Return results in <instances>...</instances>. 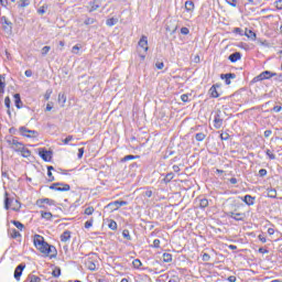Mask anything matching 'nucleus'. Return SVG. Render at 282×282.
<instances>
[{
	"instance_id": "nucleus-47",
	"label": "nucleus",
	"mask_w": 282,
	"mask_h": 282,
	"mask_svg": "<svg viewBox=\"0 0 282 282\" xmlns=\"http://www.w3.org/2000/svg\"><path fill=\"white\" fill-rule=\"evenodd\" d=\"M265 155L269 156L270 160H275V154L272 151H270V150L265 151Z\"/></svg>"
},
{
	"instance_id": "nucleus-42",
	"label": "nucleus",
	"mask_w": 282,
	"mask_h": 282,
	"mask_svg": "<svg viewBox=\"0 0 282 282\" xmlns=\"http://www.w3.org/2000/svg\"><path fill=\"white\" fill-rule=\"evenodd\" d=\"M94 226V219L90 218L89 220H87L86 223H84V228L89 229Z\"/></svg>"
},
{
	"instance_id": "nucleus-31",
	"label": "nucleus",
	"mask_w": 282,
	"mask_h": 282,
	"mask_svg": "<svg viewBox=\"0 0 282 282\" xmlns=\"http://www.w3.org/2000/svg\"><path fill=\"white\" fill-rule=\"evenodd\" d=\"M40 216L46 220H51L53 218V214L51 212H40Z\"/></svg>"
},
{
	"instance_id": "nucleus-3",
	"label": "nucleus",
	"mask_w": 282,
	"mask_h": 282,
	"mask_svg": "<svg viewBox=\"0 0 282 282\" xmlns=\"http://www.w3.org/2000/svg\"><path fill=\"white\" fill-rule=\"evenodd\" d=\"M4 195H7V198H4V209H11L13 212L21 210L22 204H21L20 200H18V199H11L10 200L9 197H8V193L4 194Z\"/></svg>"
},
{
	"instance_id": "nucleus-26",
	"label": "nucleus",
	"mask_w": 282,
	"mask_h": 282,
	"mask_svg": "<svg viewBox=\"0 0 282 282\" xmlns=\"http://www.w3.org/2000/svg\"><path fill=\"white\" fill-rule=\"evenodd\" d=\"M26 282H42V279L35 274H29Z\"/></svg>"
},
{
	"instance_id": "nucleus-43",
	"label": "nucleus",
	"mask_w": 282,
	"mask_h": 282,
	"mask_svg": "<svg viewBox=\"0 0 282 282\" xmlns=\"http://www.w3.org/2000/svg\"><path fill=\"white\" fill-rule=\"evenodd\" d=\"M31 1L30 0H20L19 7L20 8H26L30 6Z\"/></svg>"
},
{
	"instance_id": "nucleus-1",
	"label": "nucleus",
	"mask_w": 282,
	"mask_h": 282,
	"mask_svg": "<svg viewBox=\"0 0 282 282\" xmlns=\"http://www.w3.org/2000/svg\"><path fill=\"white\" fill-rule=\"evenodd\" d=\"M33 245L40 253L44 254L48 259H54L57 257L56 247L46 242L43 236L35 235L33 237Z\"/></svg>"
},
{
	"instance_id": "nucleus-60",
	"label": "nucleus",
	"mask_w": 282,
	"mask_h": 282,
	"mask_svg": "<svg viewBox=\"0 0 282 282\" xmlns=\"http://www.w3.org/2000/svg\"><path fill=\"white\" fill-rule=\"evenodd\" d=\"M46 9H47V7H40L39 10H37V13L39 14H44Z\"/></svg>"
},
{
	"instance_id": "nucleus-51",
	"label": "nucleus",
	"mask_w": 282,
	"mask_h": 282,
	"mask_svg": "<svg viewBox=\"0 0 282 282\" xmlns=\"http://www.w3.org/2000/svg\"><path fill=\"white\" fill-rule=\"evenodd\" d=\"M122 236H123L124 239H128V240L131 239V236H130V234H129V230H123V231H122Z\"/></svg>"
},
{
	"instance_id": "nucleus-35",
	"label": "nucleus",
	"mask_w": 282,
	"mask_h": 282,
	"mask_svg": "<svg viewBox=\"0 0 282 282\" xmlns=\"http://www.w3.org/2000/svg\"><path fill=\"white\" fill-rule=\"evenodd\" d=\"M208 206H209V202H208L207 198L200 199V202H199V207H200V209H205V208H207Z\"/></svg>"
},
{
	"instance_id": "nucleus-29",
	"label": "nucleus",
	"mask_w": 282,
	"mask_h": 282,
	"mask_svg": "<svg viewBox=\"0 0 282 282\" xmlns=\"http://www.w3.org/2000/svg\"><path fill=\"white\" fill-rule=\"evenodd\" d=\"M11 224L15 226L20 232H22L25 229V226L19 220H11Z\"/></svg>"
},
{
	"instance_id": "nucleus-50",
	"label": "nucleus",
	"mask_w": 282,
	"mask_h": 282,
	"mask_svg": "<svg viewBox=\"0 0 282 282\" xmlns=\"http://www.w3.org/2000/svg\"><path fill=\"white\" fill-rule=\"evenodd\" d=\"M12 104V101L10 100V97H4V107H7L8 109H10V105Z\"/></svg>"
},
{
	"instance_id": "nucleus-2",
	"label": "nucleus",
	"mask_w": 282,
	"mask_h": 282,
	"mask_svg": "<svg viewBox=\"0 0 282 282\" xmlns=\"http://www.w3.org/2000/svg\"><path fill=\"white\" fill-rule=\"evenodd\" d=\"M184 13H183V19L185 21H189L193 15L195 14V10H196V6L195 2L187 0L185 1V6H184Z\"/></svg>"
},
{
	"instance_id": "nucleus-40",
	"label": "nucleus",
	"mask_w": 282,
	"mask_h": 282,
	"mask_svg": "<svg viewBox=\"0 0 282 282\" xmlns=\"http://www.w3.org/2000/svg\"><path fill=\"white\" fill-rule=\"evenodd\" d=\"M206 139V134L205 133H196L195 134V140L196 141H199V142H202V141H204Z\"/></svg>"
},
{
	"instance_id": "nucleus-63",
	"label": "nucleus",
	"mask_w": 282,
	"mask_h": 282,
	"mask_svg": "<svg viewBox=\"0 0 282 282\" xmlns=\"http://www.w3.org/2000/svg\"><path fill=\"white\" fill-rule=\"evenodd\" d=\"M272 110H273L274 112H280V111L282 110V106H274V107L272 108Z\"/></svg>"
},
{
	"instance_id": "nucleus-8",
	"label": "nucleus",
	"mask_w": 282,
	"mask_h": 282,
	"mask_svg": "<svg viewBox=\"0 0 282 282\" xmlns=\"http://www.w3.org/2000/svg\"><path fill=\"white\" fill-rule=\"evenodd\" d=\"M20 134L22 137L29 138V139H34L39 135V132H36L35 130H30L25 127H21L19 128Z\"/></svg>"
},
{
	"instance_id": "nucleus-61",
	"label": "nucleus",
	"mask_w": 282,
	"mask_h": 282,
	"mask_svg": "<svg viewBox=\"0 0 282 282\" xmlns=\"http://www.w3.org/2000/svg\"><path fill=\"white\" fill-rule=\"evenodd\" d=\"M234 33H235V34H239V35H243L242 29H240V28L234 29Z\"/></svg>"
},
{
	"instance_id": "nucleus-15",
	"label": "nucleus",
	"mask_w": 282,
	"mask_h": 282,
	"mask_svg": "<svg viewBox=\"0 0 282 282\" xmlns=\"http://www.w3.org/2000/svg\"><path fill=\"white\" fill-rule=\"evenodd\" d=\"M2 28L7 32H12V22H9L6 17L1 18Z\"/></svg>"
},
{
	"instance_id": "nucleus-17",
	"label": "nucleus",
	"mask_w": 282,
	"mask_h": 282,
	"mask_svg": "<svg viewBox=\"0 0 282 282\" xmlns=\"http://www.w3.org/2000/svg\"><path fill=\"white\" fill-rule=\"evenodd\" d=\"M229 62L235 64L241 59V53L240 52H235L229 55L228 57Z\"/></svg>"
},
{
	"instance_id": "nucleus-9",
	"label": "nucleus",
	"mask_w": 282,
	"mask_h": 282,
	"mask_svg": "<svg viewBox=\"0 0 282 282\" xmlns=\"http://www.w3.org/2000/svg\"><path fill=\"white\" fill-rule=\"evenodd\" d=\"M39 156L46 163H50L53 159V151H47L44 148L39 149Z\"/></svg>"
},
{
	"instance_id": "nucleus-5",
	"label": "nucleus",
	"mask_w": 282,
	"mask_h": 282,
	"mask_svg": "<svg viewBox=\"0 0 282 282\" xmlns=\"http://www.w3.org/2000/svg\"><path fill=\"white\" fill-rule=\"evenodd\" d=\"M84 265L90 270L95 271L97 269V256L90 254L88 258L84 260Z\"/></svg>"
},
{
	"instance_id": "nucleus-33",
	"label": "nucleus",
	"mask_w": 282,
	"mask_h": 282,
	"mask_svg": "<svg viewBox=\"0 0 282 282\" xmlns=\"http://www.w3.org/2000/svg\"><path fill=\"white\" fill-rule=\"evenodd\" d=\"M95 213L94 206H88L86 209H84V216H93Z\"/></svg>"
},
{
	"instance_id": "nucleus-36",
	"label": "nucleus",
	"mask_w": 282,
	"mask_h": 282,
	"mask_svg": "<svg viewBox=\"0 0 282 282\" xmlns=\"http://www.w3.org/2000/svg\"><path fill=\"white\" fill-rule=\"evenodd\" d=\"M132 265L135 270H140L143 263L140 261V259H134Z\"/></svg>"
},
{
	"instance_id": "nucleus-13",
	"label": "nucleus",
	"mask_w": 282,
	"mask_h": 282,
	"mask_svg": "<svg viewBox=\"0 0 282 282\" xmlns=\"http://www.w3.org/2000/svg\"><path fill=\"white\" fill-rule=\"evenodd\" d=\"M12 144L15 145V147H19V149H22L21 150L22 156H24V158H30L31 156V154H32L31 151L28 150V149H24L22 143H19L15 140H12Z\"/></svg>"
},
{
	"instance_id": "nucleus-21",
	"label": "nucleus",
	"mask_w": 282,
	"mask_h": 282,
	"mask_svg": "<svg viewBox=\"0 0 282 282\" xmlns=\"http://www.w3.org/2000/svg\"><path fill=\"white\" fill-rule=\"evenodd\" d=\"M100 8V4L95 0V1H91L89 2V6H88V12H94V11H97L98 9Z\"/></svg>"
},
{
	"instance_id": "nucleus-48",
	"label": "nucleus",
	"mask_w": 282,
	"mask_h": 282,
	"mask_svg": "<svg viewBox=\"0 0 282 282\" xmlns=\"http://www.w3.org/2000/svg\"><path fill=\"white\" fill-rule=\"evenodd\" d=\"M152 248H156V249L161 248V240L159 239L153 240Z\"/></svg>"
},
{
	"instance_id": "nucleus-64",
	"label": "nucleus",
	"mask_w": 282,
	"mask_h": 282,
	"mask_svg": "<svg viewBox=\"0 0 282 282\" xmlns=\"http://www.w3.org/2000/svg\"><path fill=\"white\" fill-rule=\"evenodd\" d=\"M227 280H228V282H236L237 281L235 275H230Z\"/></svg>"
},
{
	"instance_id": "nucleus-25",
	"label": "nucleus",
	"mask_w": 282,
	"mask_h": 282,
	"mask_svg": "<svg viewBox=\"0 0 282 282\" xmlns=\"http://www.w3.org/2000/svg\"><path fill=\"white\" fill-rule=\"evenodd\" d=\"M245 35L247 36V39H251V40H256L257 39V33H254L250 29H246L245 30Z\"/></svg>"
},
{
	"instance_id": "nucleus-10",
	"label": "nucleus",
	"mask_w": 282,
	"mask_h": 282,
	"mask_svg": "<svg viewBox=\"0 0 282 282\" xmlns=\"http://www.w3.org/2000/svg\"><path fill=\"white\" fill-rule=\"evenodd\" d=\"M128 202L124 200H115L112 203H109L107 205V208L110 209V212H116L118 209H120L122 206H127Z\"/></svg>"
},
{
	"instance_id": "nucleus-28",
	"label": "nucleus",
	"mask_w": 282,
	"mask_h": 282,
	"mask_svg": "<svg viewBox=\"0 0 282 282\" xmlns=\"http://www.w3.org/2000/svg\"><path fill=\"white\" fill-rule=\"evenodd\" d=\"M278 196V192L274 188L267 189V197L275 199Z\"/></svg>"
},
{
	"instance_id": "nucleus-30",
	"label": "nucleus",
	"mask_w": 282,
	"mask_h": 282,
	"mask_svg": "<svg viewBox=\"0 0 282 282\" xmlns=\"http://www.w3.org/2000/svg\"><path fill=\"white\" fill-rule=\"evenodd\" d=\"M52 171H54V166H47V181L54 182L56 178L53 176Z\"/></svg>"
},
{
	"instance_id": "nucleus-24",
	"label": "nucleus",
	"mask_w": 282,
	"mask_h": 282,
	"mask_svg": "<svg viewBox=\"0 0 282 282\" xmlns=\"http://www.w3.org/2000/svg\"><path fill=\"white\" fill-rule=\"evenodd\" d=\"M13 98H15V107L18 109H22L23 104H22L21 95L15 94L13 95Z\"/></svg>"
},
{
	"instance_id": "nucleus-53",
	"label": "nucleus",
	"mask_w": 282,
	"mask_h": 282,
	"mask_svg": "<svg viewBox=\"0 0 282 282\" xmlns=\"http://www.w3.org/2000/svg\"><path fill=\"white\" fill-rule=\"evenodd\" d=\"M274 4H275V9L282 10V0L275 1Z\"/></svg>"
},
{
	"instance_id": "nucleus-45",
	"label": "nucleus",
	"mask_w": 282,
	"mask_h": 282,
	"mask_svg": "<svg viewBox=\"0 0 282 282\" xmlns=\"http://www.w3.org/2000/svg\"><path fill=\"white\" fill-rule=\"evenodd\" d=\"M95 22H96V20L94 18H88V19H86V21H84V24L93 25Z\"/></svg>"
},
{
	"instance_id": "nucleus-55",
	"label": "nucleus",
	"mask_w": 282,
	"mask_h": 282,
	"mask_svg": "<svg viewBox=\"0 0 282 282\" xmlns=\"http://www.w3.org/2000/svg\"><path fill=\"white\" fill-rule=\"evenodd\" d=\"M50 51H51V46H44V47L42 48V54H43V55H47Z\"/></svg>"
},
{
	"instance_id": "nucleus-6",
	"label": "nucleus",
	"mask_w": 282,
	"mask_h": 282,
	"mask_svg": "<svg viewBox=\"0 0 282 282\" xmlns=\"http://www.w3.org/2000/svg\"><path fill=\"white\" fill-rule=\"evenodd\" d=\"M48 188H51L52 191H55V192H61V193L70 191L69 184L59 183V182L53 183Z\"/></svg>"
},
{
	"instance_id": "nucleus-4",
	"label": "nucleus",
	"mask_w": 282,
	"mask_h": 282,
	"mask_svg": "<svg viewBox=\"0 0 282 282\" xmlns=\"http://www.w3.org/2000/svg\"><path fill=\"white\" fill-rule=\"evenodd\" d=\"M35 206L39 208V209H47V206H56V200L52 199V198H48V197H45V198H39L36 202H35Z\"/></svg>"
},
{
	"instance_id": "nucleus-41",
	"label": "nucleus",
	"mask_w": 282,
	"mask_h": 282,
	"mask_svg": "<svg viewBox=\"0 0 282 282\" xmlns=\"http://www.w3.org/2000/svg\"><path fill=\"white\" fill-rule=\"evenodd\" d=\"M214 127L216 129H220L223 127V120L221 119H214Z\"/></svg>"
},
{
	"instance_id": "nucleus-7",
	"label": "nucleus",
	"mask_w": 282,
	"mask_h": 282,
	"mask_svg": "<svg viewBox=\"0 0 282 282\" xmlns=\"http://www.w3.org/2000/svg\"><path fill=\"white\" fill-rule=\"evenodd\" d=\"M275 76H276L275 73H271L269 70H264L260 75H257L253 78V83H258V82H262V80H269V79H271L272 77H275Z\"/></svg>"
},
{
	"instance_id": "nucleus-18",
	"label": "nucleus",
	"mask_w": 282,
	"mask_h": 282,
	"mask_svg": "<svg viewBox=\"0 0 282 282\" xmlns=\"http://www.w3.org/2000/svg\"><path fill=\"white\" fill-rule=\"evenodd\" d=\"M139 47L143 48L144 53L148 52L149 46H148V37L147 36H142L139 41Z\"/></svg>"
},
{
	"instance_id": "nucleus-38",
	"label": "nucleus",
	"mask_w": 282,
	"mask_h": 282,
	"mask_svg": "<svg viewBox=\"0 0 282 282\" xmlns=\"http://www.w3.org/2000/svg\"><path fill=\"white\" fill-rule=\"evenodd\" d=\"M140 159L139 155H126L123 159H122V162H128V161H132V160H138Z\"/></svg>"
},
{
	"instance_id": "nucleus-54",
	"label": "nucleus",
	"mask_w": 282,
	"mask_h": 282,
	"mask_svg": "<svg viewBox=\"0 0 282 282\" xmlns=\"http://www.w3.org/2000/svg\"><path fill=\"white\" fill-rule=\"evenodd\" d=\"M226 2L230 6L236 8L237 7V0H226Z\"/></svg>"
},
{
	"instance_id": "nucleus-32",
	"label": "nucleus",
	"mask_w": 282,
	"mask_h": 282,
	"mask_svg": "<svg viewBox=\"0 0 282 282\" xmlns=\"http://www.w3.org/2000/svg\"><path fill=\"white\" fill-rule=\"evenodd\" d=\"M162 259L164 263H171L173 261V256L171 253H164L162 254Z\"/></svg>"
},
{
	"instance_id": "nucleus-20",
	"label": "nucleus",
	"mask_w": 282,
	"mask_h": 282,
	"mask_svg": "<svg viewBox=\"0 0 282 282\" xmlns=\"http://www.w3.org/2000/svg\"><path fill=\"white\" fill-rule=\"evenodd\" d=\"M8 232L11 239H18L22 237L21 232H19L15 228L9 229Z\"/></svg>"
},
{
	"instance_id": "nucleus-11",
	"label": "nucleus",
	"mask_w": 282,
	"mask_h": 282,
	"mask_svg": "<svg viewBox=\"0 0 282 282\" xmlns=\"http://www.w3.org/2000/svg\"><path fill=\"white\" fill-rule=\"evenodd\" d=\"M26 265L25 264H20L15 268V271L13 272V279H15L18 282L21 281L23 270H25Z\"/></svg>"
},
{
	"instance_id": "nucleus-37",
	"label": "nucleus",
	"mask_w": 282,
	"mask_h": 282,
	"mask_svg": "<svg viewBox=\"0 0 282 282\" xmlns=\"http://www.w3.org/2000/svg\"><path fill=\"white\" fill-rule=\"evenodd\" d=\"M118 23V19H115V18H109V19H107V21H106V25H108V26H113V25H116Z\"/></svg>"
},
{
	"instance_id": "nucleus-46",
	"label": "nucleus",
	"mask_w": 282,
	"mask_h": 282,
	"mask_svg": "<svg viewBox=\"0 0 282 282\" xmlns=\"http://www.w3.org/2000/svg\"><path fill=\"white\" fill-rule=\"evenodd\" d=\"M72 140H74V137L69 135L62 140V142L64 145H67Z\"/></svg>"
},
{
	"instance_id": "nucleus-22",
	"label": "nucleus",
	"mask_w": 282,
	"mask_h": 282,
	"mask_svg": "<svg viewBox=\"0 0 282 282\" xmlns=\"http://www.w3.org/2000/svg\"><path fill=\"white\" fill-rule=\"evenodd\" d=\"M242 202H245L248 206H253L254 197L252 195H246L245 197H242Z\"/></svg>"
},
{
	"instance_id": "nucleus-57",
	"label": "nucleus",
	"mask_w": 282,
	"mask_h": 282,
	"mask_svg": "<svg viewBox=\"0 0 282 282\" xmlns=\"http://www.w3.org/2000/svg\"><path fill=\"white\" fill-rule=\"evenodd\" d=\"M84 153H85V149L84 148L78 149V159H83Z\"/></svg>"
},
{
	"instance_id": "nucleus-27",
	"label": "nucleus",
	"mask_w": 282,
	"mask_h": 282,
	"mask_svg": "<svg viewBox=\"0 0 282 282\" xmlns=\"http://www.w3.org/2000/svg\"><path fill=\"white\" fill-rule=\"evenodd\" d=\"M69 239H70V231L65 230L61 236V241L65 243L69 241Z\"/></svg>"
},
{
	"instance_id": "nucleus-49",
	"label": "nucleus",
	"mask_w": 282,
	"mask_h": 282,
	"mask_svg": "<svg viewBox=\"0 0 282 282\" xmlns=\"http://www.w3.org/2000/svg\"><path fill=\"white\" fill-rule=\"evenodd\" d=\"M220 140H230V134H228L227 132H223L221 134H220Z\"/></svg>"
},
{
	"instance_id": "nucleus-44",
	"label": "nucleus",
	"mask_w": 282,
	"mask_h": 282,
	"mask_svg": "<svg viewBox=\"0 0 282 282\" xmlns=\"http://www.w3.org/2000/svg\"><path fill=\"white\" fill-rule=\"evenodd\" d=\"M173 178H174V174L173 173L166 174V176L164 177V182L165 183H170Z\"/></svg>"
},
{
	"instance_id": "nucleus-58",
	"label": "nucleus",
	"mask_w": 282,
	"mask_h": 282,
	"mask_svg": "<svg viewBox=\"0 0 282 282\" xmlns=\"http://www.w3.org/2000/svg\"><path fill=\"white\" fill-rule=\"evenodd\" d=\"M181 98H182V101H184V102H189V97H188L187 94L182 95Z\"/></svg>"
},
{
	"instance_id": "nucleus-52",
	"label": "nucleus",
	"mask_w": 282,
	"mask_h": 282,
	"mask_svg": "<svg viewBox=\"0 0 282 282\" xmlns=\"http://www.w3.org/2000/svg\"><path fill=\"white\" fill-rule=\"evenodd\" d=\"M202 260H203L204 262H208V261L210 260V256H209L208 253H203Z\"/></svg>"
},
{
	"instance_id": "nucleus-19",
	"label": "nucleus",
	"mask_w": 282,
	"mask_h": 282,
	"mask_svg": "<svg viewBox=\"0 0 282 282\" xmlns=\"http://www.w3.org/2000/svg\"><path fill=\"white\" fill-rule=\"evenodd\" d=\"M134 282H152V279L148 274H139Z\"/></svg>"
},
{
	"instance_id": "nucleus-62",
	"label": "nucleus",
	"mask_w": 282,
	"mask_h": 282,
	"mask_svg": "<svg viewBox=\"0 0 282 282\" xmlns=\"http://www.w3.org/2000/svg\"><path fill=\"white\" fill-rule=\"evenodd\" d=\"M258 239L262 242V243H267V237L265 236H258Z\"/></svg>"
},
{
	"instance_id": "nucleus-23",
	"label": "nucleus",
	"mask_w": 282,
	"mask_h": 282,
	"mask_svg": "<svg viewBox=\"0 0 282 282\" xmlns=\"http://www.w3.org/2000/svg\"><path fill=\"white\" fill-rule=\"evenodd\" d=\"M66 101H67L66 95L59 93V95H57V102H59L62 108L65 107Z\"/></svg>"
},
{
	"instance_id": "nucleus-39",
	"label": "nucleus",
	"mask_w": 282,
	"mask_h": 282,
	"mask_svg": "<svg viewBox=\"0 0 282 282\" xmlns=\"http://www.w3.org/2000/svg\"><path fill=\"white\" fill-rule=\"evenodd\" d=\"M108 228L115 231L118 229V224L115 220H109Z\"/></svg>"
},
{
	"instance_id": "nucleus-59",
	"label": "nucleus",
	"mask_w": 282,
	"mask_h": 282,
	"mask_svg": "<svg viewBox=\"0 0 282 282\" xmlns=\"http://www.w3.org/2000/svg\"><path fill=\"white\" fill-rule=\"evenodd\" d=\"M181 32H182V34H184V35H188V34H189V29H188V28H182V29H181Z\"/></svg>"
},
{
	"instance_id": "nucleus-34",
	"label": "nucleus",
	"mask_w": 282,
	"mask_h": 282,
	"mask_svg": "<svg viewBox=\"0 0 282 282\" xmlns=\"http://www.w3.org/2000/svg\"><path fill=\"white\" fill-rule=\"evenodd\" d=\"M62 274V271H61V268L59 267H55L53 272H52V275L54 279H58Z\"/></svg>"
},
{
	"instance_id": "nucleus-56",
	"label": "nucleus",
	"mask_w": 282,
	"mask_h": 282,
	"mask_svg": "<svg viewBox=\"0 0 282 282\" xmlns=\"http://www.w3.org/2000/svg\"><path fill=\"white\" fill-rule=\"evenodd\" d=\"M258 174H260L261 177H264V176H267L268 171H267L265 169H261V170L258 172Z\"/></svg>"
},
{
	"instance_id": "nucleus-14",
	"label": "nucleus",
	"mask_w": 282,
	"mask_h": 282,
	"mask_svg": "<svg viewBox=\"0 0 282 282\" xmlns=\"http://www.w3.org/2000/svg\"><path fill=\"white\" fill-rule=\"evenodd\" d=\"M229 217L236 221H243L245 220V214L243 213H229Z\"/></svg>"
},
{
	"instance_id": "nucleus-16",
	"label": "nucleus",
	"mask_w": 282,
	"mask_h": 282,
	"mask_svg": "<svg viewBox=\"0 0 282 282\" xmlns=\"http://www.w3.org/2000/svg\"><path fill=\"white\" fill-rule=\"evenodd\" d=\"M236 75L235 74H226V75H220V79L225 80L227 86L231 85V79H235Z\"/></svg>"
},
{
	"instance_id": "nucleus-12",
	"label": "nucleus",
	"mask_w": 282,
	"mask_h": 282,
	"mask_svg": "<svg viewBox=\"0 0 282 282\" xmlns=\"http://www.w3.org/2000/svg\"><path fill=\"white\" fill-rule=\"evenodd\" d=\"M218 88H221V84H214L209 89V96L214 99L218 98L220 95L218 93Z\"/></svg>"
}]
</instances>
